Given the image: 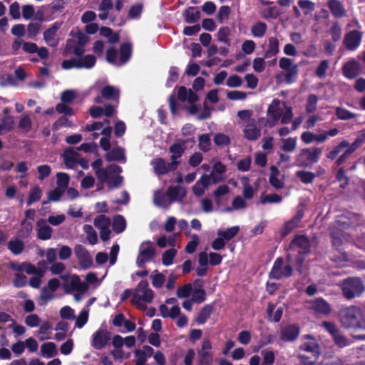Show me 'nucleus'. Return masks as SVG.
Masks as SVG:
<instances>
[{"mask_svg": "<svg viewBox=\"0 0 365 365\" xmlns=\"http://www.w3.org/2000/svg\"><path fill=\"white\" fill-rule=\"evenodd\" d=\"M295 227H297V215L293 216L292 220L283 225L280 231L282 237L288 235Z\"/></svg>", "mask_w": 365, "mask_h": 365, "instance_id": "49", "label": "nucleus"}, {"mask_svg": "<svg viewBox=\"0 0 365 365\" xmlns=\"http://www.w3.org/2000/svg\"><path fill=\"white\" fill-rule=\"evenodd\" d=\"M41 24L40 22H30L27 26V35L29 38H34L40 31Z\"/></svg>", "mask_w": 365, "mask_h": 365, "instance_id": "54", "label": "nucleus"}, {"mask_svg": "<svg viewBox=\"0 0 365 365\" xmlns=\"http://www.w3.org/2000/svg\"><path fill=\"white\" fill-rule=\"evenodd\" d=\"M61 67L66 70L71 69L73 68H81L79 58H76L63 60L61 63Z\"/></svg>", "mask_w": 365, "mask_h": 365, "instance_id": "56", "label": "nucleus"}, {"mask_svg": "<svg viewBox=\"0 0 365 365\" xmlns=\"http://www.w3.org/2000/svg\"><path fill=\"white\" fill-rule=\"evenodd\" d=\"M192 301L197 304H201L206 299V292L202 288H196L192 291Z\"/></svg>", "mask_w": 365, "mask_h": 365, "instance_id": "53", "label": "nucleus"}, {"mask_svg": "<svg viewBox=\"0 0 365 365\" xmlns=\"http://www.w3.org/2000/svg\"><path fill=\"white\" fill-rule=\"evenodd\" d=\"M198 365H211L213 361L212 352H204L203 351H198Z\"/></svg>", "mask_w": 365, "mask_h": 365, "instance_id": "44", "label": "nucleus"}, {"mask_svg": "<svg viewBox=\"0 0 365 365\" xmlns=\"http://www.w3.org/2000/svg\"><path fill=\"white\" fill-rule=\"evenodd\" d=\"M309 242L308 239L303 236L298 235V252L307 253L309 251Z\"/></svg>", "mask_w": 365, "mask_h": 365, "instance_id": "57", "label": "nucleus"}, {"mask_svg": "<svg viewBox=\"0 0 365 365\" xmlns=\"http://www.w3.org/2000/svg\"><path fill=\"white\" fill-rule=\"evenodd\" d=\"M177 254V250L175 248H171L166 250L162 256V262L165 266L171 265L173 263V259Z\"/></svg>", "mask_w": 365, "mask_h": 365, "instance_id": "50", "label": "nucleus"}, {"mask_svg": "<svg viewBox=\"0 0 365 365\" xmlns=\"http://www.w3.org/2000/svg\"><path fill=\"white\" fill-rule=\"evenodd\" d=\"M239 231V226H233L227 228L226 230H219L217 235L222 237L225 241H230L237 235Z\"/></svg>", "mask_w": 365, "mask_h": 365, "instance_id": "40", "label": "nucleus"}, {"mask_svg": "<svg viewBox=\"0 0 365 365\" xmlns=\"http://www.w3.org/2000/svg\"><path fill=\"white\" fill-rule=\"evenodd\" d=\"M120 61L121 64L127 63L132 54V45L130 43H123L120 46Z\"/></svg>", "mask_w": 365, "mask_h": 365, "instance_id": "32", "label": "nucleus"}, {"mask_svg": "<svg viewBox=\"0 0 365 365\" xmlns=\"http://www.w3.org/2000/svg\"><path fill=\"white\" fill-rule=\"evenodd\" d=\"M279 52V41L275 37L269 38L268 49L265 51L264 58H268L276 56Z\"/></svg>", "mask_w": 365, "mask_h": 365, "instance_id": "34", "label": "nucleus"}, {"mask_svg": "<svg viewBox=\"0 0 365 365\" xmlns=\"http://www.w3.org/2000/svg\"><path fill=\"white\" fill-rule=\"evenodd\" d=\"M364 287L359 278H349L342 284V291L348 299H352L363 292Z\"/></svg>", "mask_w": 365, "mask_h": 365, "instance_id": "8", "label": "nucleus"}, {"mask_svg": "<svg viewBox=\"0 0 365 365\" xmlns=\"http://www.w3.org/2000/svg\"><path fill=\"white\" fill-rule=\"evenodd\" d=\"M363 33L358 30H351L347 32L344 37L343 44L349 51H356L361 43Z\"/></svg>", "mask_w": 365, "mask_h": 365, "instance_id": "13", "label": "nucleus"}, {"mask_svg": "<svg viewBox=\"0 0 365 365\" xmlns=\"http://www.w3.org/2000/svg\"><path fill=\"white\" fill-rule=\"evenodd\" d=\"M214 143L217 146H227L231 143L230 138L224 133H217L214 136Z\"/></svg>", "mask_w": 365, "mask_h": 365, "instance_id": "52", "label": "nucleus"}, {"mask_svg": "<svg viewBox=\"0 0 365 365\" xmlns=\"http://www.w3.org/2000/svg\"><path fill=\"white\" fill-rule=\"evenodd\" d=\"M282 115V108L280 107V101L274 98L267 109V123L269 127H272L280 119Z\"/></svg>", "mask_w": 365, "mask_h": 365, "instance_id": "15", "label": "nucleus"}, {"mask_svg": "<svg viewBox=\"0 0 365 365\" xmlns=\"http://www.w3.org/2000/svg\"><path fill=\"white\" fill-rule=\"evenodd\" d=\"M7 247L12 254L19 255L24 251V243L20 240H11L8 242Z\"/></svg>", "mask_w": 365, "mask_h": 365, "instance_id": "38", "label": "nucleus"}, {"mask_svg": "<svg viewBox=\"0 0 365 365\" xmlns=\"http://www.w3.org/2000/svg\"><path fill=\"white\" fill-rule=\"evenodd\" d=\"M322 153L321 148H304L301 150L298 161L302 165H309L317 163Z\"/></svg>", "mask_w": 365, "mask_h": 365, "instance_id": "10", "label": "nucleus"}, {"mask_svg": "<svg viewBox=\"0 0 365 365\" xmlns=\"http://www.w3.org/2000/svg\"><path fill=\"white\" fill-rule=\"evenodd\" d=\"M79 156L80 155L71 148L66 149L62 154L64 163L68 168H72L77 165Z\"/></svg>", "mask_w": 365, "mask_h": 365, "instance_id": "22", "label": "nucleus"}, {"mask_svg": "<svg viewBox=\"0 0 365 365\" xmlns=\"http://www.w3.org/2000/svg\"><path fill=\"white\" fill-rule=\"evenodd\" d=\"M185 150L184 144L174 143L169 148V151L171 153V162H179L178 159L182 157Z\"/></svg>", "mask_w": 365, "mask_h": 365, "instance_id": "31", "label": "nucleus"}, {"mask_svg": "<svg viewBox=\"0 0 365 365\" xmlns=\"http://www.w3.org/2000/svg\"><path fill=\"white\" fill-rule=\"evenodd\" d=\"M276 336L271 334H262L258 341L257 346L253 348L254 352H258L260 349L267 345L273 344L275 340Z\"/></svg>", "mask_w": 365, "mask_h": 365, "instance_id": "35", "label": "nucleus"}, {"mask_svg": "<svg viewBox=\"0 0 365 365\" xmlns=\"http://www.w3.org/2000/svg\"><path fill=\"white\" fill-rule=\"evenodd\" d=\"M111 339V334L106 329H98L93 334L91 346L97 350L104 348Z\"/></svg>", "mask_w": 365, "mask_h": 365, "instance_id": "14", "label": "nucleus"}, {"mask_svg": "<svg viewBox=\"0 0 365 365\" xmlns=\"http://www.w3.org/2000/svg\"><path fill=\"white\" fill-rule=\"evenodd\" d=\"M309 304V307L317 313L328 315L331 312L329 304L322 298L316 299Z\"/></svg>", "mask_w": 365, "mask_h": 365, "instance_id": "21", "label": "nucleus"}, {"mask_svg": "<svg viewBox=\"0 0 365 365\" xmlns=\"http://www.w3.org/2000/svg\"><path fill=\"white\" fill-rule=\"evenodd\" d=\"M348 146V141L346 140H341L336 146H335L331 151L327 154V158L329 160L336 159V156L342 152L343 150L346 149Z\"/></svg>", "mask_w": 365, "mask_h": 365, "instance_id": "42", "label": "nucleus"}, {"mask_svg": "<svg viewBox=\"0 0 365 365\" xmlns=\"http://www.w3.org/2000/svg\"><path fill=\"white\" fill-rule=\"evenodd\" d=\"M282 200L281 195L276 193L264 194L262 193L260 197L259 203L265 205L267 203H279Z\"/></svg>", "mask_w": 365, "mask_h": 365, "instance_id": "39", "label": "nucleus"}, {"mask_svg": "<svg viewBox=\"0 0 365 365\" xmlns=\"http://www.w3.org/2000/svg\"><path fill=\"white\" fill-rule=\"evenodd\" d=\"M230 191L229 187L227 184H222L220 185L215 191H214V197L217 203H219L220 201V197L226 194H227Z\"/></svg>", "mask_w": 365, "mask_h": 365, "instance_id": "62", "label": "nucleus"}, {"mask_svg": "<svg viewBox=\"0 0 365 365\" xmlns=\"http://www.w3.org/2000/svg\"><path fill=\"white\" fill-rule=\"evenodd\" d=\"M110 225V218L104 215H98L94 219V225L98 230L109 227Z\"/></svg>", "mask_w": 365, "mask_h": 365, "instance_id": "51", "label": "nucleus"}, {"mask_svg": "<svg viewBox=\"0 0 365 365\" xmlns=\"http://www.w3.org/2000/svg\"><path fill=\"white\" fill-rule=\"evenodd\" d=\"M101 94L105 100L118 101L120 97V91L113 86L107 85L101 89Z\"/></svg>", "mask_w": 365, "mask_h": 365, "instance_id": "27", "label": "nucleus"}, {"mask_svg": "<svg viewBox=\"0 0 365 365\" xmlns=\"http://www.w3.org/2000/svg\"><path fill=\"white\" fill-rule=\"evenodd\" d=\"M301 349L306 351L304 354H300L298 359L302 365H314L319 354V347L315 340L311 339L301 346Z\"/></svg>", "mask_w": 365, "mask_h": 365, "instance_id": "6", "label": "nucleus"}, {"mask_svg": "<svg viewBox=\"0 0 365 365\" xmlns=\"http://www.w3.org/2000/svg\"><path fill=\"white\" fill-rule=\"evenodd\" d=\"M251 121L252 123L246 125L243 130L244 137L248 140L255 141L260 137L261 130L256 125L254 119Z\"/></svg>", "mask_w": 365, "mask_h": 365, "instance_id": "20", "label": "nucleus"}, {"mask_svg": "<svg viewBox=\"0 0 365 365\" xmlns=\"http://www.w3.org/2000/svg\"><path fill=\"white\" fill-rule=\"evenodd\" d=\"M79 60L81 68H91L96 65V58L92 54H87L83 56V57L79 58Z\"/></svg>", "mask_w": 365, "mask_h": 365, "instance_id": "47", "label": "nucleus"}, {"mask_svg": "<svg viewBox=\"0 0 365 365\" xmlns=\"http://www.w3.org/2000/svg\"><path fill=\"white\" fill-rule=\"evenodd\" d=\"M58 186L53 190L48 192V199L49 201L57 202L66 192L67 186L69 184H57Z\"/></svg>", "mask_w": 365, "mask_h": 365, "instance_id": "30", "label": "nucleus"}, {"mask_svg": "<svg viewBox=\"0 0 365 365\" xmlns=\"http://www.w3.org/2000/svg\"><path fill=\"white\" fill-rule=\"evenodd\" d=\"M143 12V5L140 4L132 5L128 11V17L134 19L140 16Z\"/></svg>", "mask_w": 365, "mask_h": 365, "instance_id": "61", "label": "nucleus"}, {"mask_svg": "<svg viewBox=\"0 0 365 365\" xmlns=\"http://www.w3.org/2000/svg\"><path fill=\"white\" fill-rule=\"evenodd\" d=\"M185 21L187 24H194L200 19V11L197 7L190 6L183 14Z\"/></svg>", "mask_w": 365, "mask_h": 365, "instance_id": "28", "label": "nucleus"}, {"mask_svg": "<svg viewBox=\"0 0 365 365\" xmlns=\"http://www.w3.org/2000/svg\"><path fill=\"white\" fill-rule=\"evenodd\" d=\"M88 288V284L85 282H81L79 276L76 274L71 277L69 284L64 285V289L66 293H71L72 291L85 293Z\"/></svg>", "mask_w": 365, "mask_h": 365, "instance_id": "18", "label": "nucleus"}, {"mask_svg": "<svg viewBox=\"0 0 365 365\" xmlns=\"http://www.w3.org/2000/svg\"><path fill=\"white\" fill-rule=\"evenodd\" d=\"M328 6L335 17L341 18L345 15L346 10L339 0H329L328 1Z\"/></svg>", "mask_w": 365, "mask_h": 365, "instance_id": "29", "label": "nucleus"}, {"mask_svg": "<svg viewBox=\"0 0 365 365\" xmlns=\"http://www.w3.org/2000/svg\"><path fill=\"white\" fill-rule=\"evenodd\" d=\"M42 195V192L38 186L36 185L30 190L27 206H30L33 203L38 202Z\"/></svg>", "mask_w": 365, "mask_h": 365, "instance_id": "48", "label": "nucleus"}, {"mask_svg": "<svg viewBox=\"0 0 365 365\" xmlns=\"http://www.w3.org/2000/svg\"><path fill=\"white\" fill-rule=\"evenodd\" d=\"M187 195V189L181 184L170 185L165 193L161 190L155 191L153 202L158 206L168 208L173 202H182Z\"/></svg>", "mask_w": 365, "mask_h": 365, "instance_id": "1", "label": "nucleus"}, {"mask_svg": "<svg viewBox=\"0 0 365 365\" xmlns=\"http://www.w3.org/2000/svg\"><path fill=\"white\" fill-rule=\"evenodd\" d=\"M297 338V324L282 327L280 331V339L283 341H292Z\"/></svg>", "mask_w": 365, "mask_h": 365, "instance_id": "26", "label": "nucleus"}, {"mask_svg": "<svg viewBox=\"0 0 365 365\" xmlns=\"http://www.w3.org/2000/svg\"><path fill=\"white\" fill-rule=\"evenodd\" d=\"M342 72L346 78L354 79L361 73V66L356 59L351 58L344 64Z\"/></svg>", "mask_w": 365, "mask_h": 365, "instance_id": "17", "label": "nucleus"}, {"mask_svg": "<svg viewBox=\"0 0 365 365\" xmlns=\"http://www.w3.org/2000/svg\"><path fill=\"white\" fill-rule=\"evenodd\" d=\"M339 319L342 327L345 328L365 329V320L362 319L361 312L357 307L351 306L341 309Z\"/></svg>", "mask_w": 365, "mask_h": 365, "instance_id": "4", "label": "nucleus"}, {"mask_svg": "<svg viewBox=\"0 0 365 365\" xmlns=\"http://www.w3.org/2000/svg\"><path fill=\"white\" fill-rule=\"evenodd\" d=\"M105 159L108 162L118 161L125 163V156L124 150L120 147L113 148L106 154Z\"/></svg>", "mask_w": 365, "mask_h": 365, "instance_id": "23", "label": "nucleus"}, {"mask_svg": "<svg viewBox=\"0 0 365 365\" xmlns=\"http://www.w3.org/2000/svg\"><path fill=\"white\" fill-rule=\"evenodd\" d=\"M180 162H166L162 158H157L152 160L151 165L153 167L154 171L158 175H165L169 172L175 171L177 170Z\"/></svg>", "mask_w": 365, "mask_h": 365, "instance_id": "11", "label": "nucleus"}, {"mask_svg": "<svg viewBox=\"0 0 365 365\" xmlns=\"http://www.w3.org/2000/svg\"><path fill=\"white\" fill-rule=\"evenodd\" d=\"M350 225V223L345 220L344 217H339L335 222L334 228L331 232L334 246L339 247L346 240L343 230Z\"/></svg>", "mask_w": 365, "mask_h": 365, "instance_id": "9", "label": "nucleus"}, {"mask_svg": "<svg viewBox=\"0 0 365 365\" xmlns=\"http://www.w3.org/2000/svg\"><path fill=\"white\" fill-rule=\"evenodd\" d=\"M74 252L83 269H87L92 267L93 259L84 246L76 245L74 247Z\"/></svg>", "mask_w": 365, "mask_h": 365, "instance_id": "16", "label": "nucleus"}, {"mask_svg": "<svg viewBox=\"0 0 365 365\" xmlns=\"http://www.w3.org/2000/svg\"><path fill=\"white\" fill-rule=\"evenodd\" d=\"M335 114L337 118L341 120H351L356 117V114L342 107H336L335 108Z\"/></svg>", "mask_w": 365, "mask_h": 365, "instance_id": "41", "label": "nucleus"}, {"mask_svg": "<svg viewBox=\"0 0 365 365\" xmlns=\"http://www.w3.org/2000/svg\"><path fill=\"white\" fill-rule=\"evenodd\" d=\"M225 165L221 162L216 163L212 167L210 175L204 174L196 182H220L222 179V175L225 173Z\"/></svg>", "mask_w": 365, "mask_h": 365, "instance_id": "12", "label": "nucleus"}, {"mask_svg": "<svg viewBox=\"0 0 365 365\" xmlns=\"http://www.w3.org/2000/svg\"><path fill=\"white\" fill-rule=\"evenodd\" d=\"M75 91L72 90H66L61 93V100L64 103H71L76 98Z\"/></svg>", "mask_w": 365, "mask_h": 365, "instance_id": "63", "label": "nucleus"}, {"mask_svg": "<svg viewBox=\"0 0 365 365\" xmlns=\"http://www.w3.org/2000/svg\"><path fill=\"white\" fill-rule=\"evenodd\" d=\"M126 227V222L123 216L117 215L113 217V230L117 233L120 234L123 232Z\"/></svg>", "mask_w": 365, "mask_h": 365, "instance_id": "37", "label": "nucleus"}, {"mask_svg": "<svg viewBox=\"0 0 365 365\" xmlns=\"http://www.w3.org/2000/svg\"><path fill=\"white\" fill-rule=\"evenodd\" d=\"M88 312L86 310H82L76 318L75 326L77 328H82L88 322Z\"/></svg>", "mask_w": 365, "mask_h": 365, "instance_id": "64", "label": "nucleus"}, {"mask_svg": "<svg viewBox=\"0 0 365 365\" xmlns=\"http://www.w3.org/2000/svg\"><path fill=\"white\" fill-rule=\"evenodd\" d=\"M122 168L116 164L108 165L105 170L96 172L99 182H123V177L120 175Z\"/></svg>", "mask_w": 365, "mask_h": 365, "instance_id": "5", "label": "nucleus"}, {"mask_svg": "<svg viewBox=\"0 0 365 365\" xmlns=\"http://www.w3.org/2000/svg\"><path fill=\"white\" fill-rule=\"evenodd\" d=\"M230 34V29L227 26L221 27L217 32V39L220 42H223L226 44L230 43L229 35Z\"/></svg>", "mask_w": 365, "mask_h": 365, "instance_id": "58", "label": "nucleus"}, {"mask_svg": "<svg viewBox=\"0 0 365 365\" xmlns=\"http://www.w3.org/2000/svg\"><path fill=\"white\" fill-rule=\"evenodd\" d=\"M267 25L264 22L259 21L255 24L251 28L252 34L255 37L261 38L262 37L267 31Z\"/></svg>", "mask_w": 365, "mask_h": 365, "instance_id": "45", "label": "nucleus"}, {"mask_svg": "<svg viewBox=\"0 0 365 365\" xmlns=\"http://www.w3.org/2000/svg\"><path fill=\"white\" fill-rule=\"evenodd\" d=\"M61 25V23L55 22L43 32V40L48 46L55 47L58 45V41L55 39V36Z\"/></svg>", "mask_w": 365, "mask_h": 365, "instance_id": "19", "label": "nucleus"}, {"mask_svg": "<svg viewBox=\"0 0 365 365\" xmlns=\"http://www.w3.org/2000/svg\"><path fill=\"white\" fill-rule=\"evenodd\" d=\"M334 41H339L341 38L342 29L339 22H333L329 31Z\"/></svg>", "mask_w": 365, "mask_h": 365, "instance_id": "46", "label": "nucleus"}, {"mask_svg": "<svg viewBox=\"0 0 365 365\" xmlns=\"http://www.w3.org/2000/svg\"><path fill=\"white\" fill-rule=\"evenodd\" d=\"M84 231L88 235V240L89 243L92 245L96 244L98 240V237L96 231L93 230V227L89 225H85L83 227Z\"/></svg>", "mask_w": 365, "mask_h": 365, "instance_id": "60", "label": "nucleus"}, {"mask_svg": "<svg viewBox=\"0 0 365 365\" xmlns=\"http://www.w3.org/2000/svg\"><path fill=\"white\" fill-rule=\"evenodd\" d=\"M297 75V65H293L289 70L277 76V79L287 84L294 82V76Z\"/></svg>", "mask_w": 365, "mask_h": 365, "instance_id": "33", "label": "nucleus"}, {"mask_svg": "<svg viewBox=\"0 0 365 365\" xmlns=\"http://www.w3.org/2000/svg\"><path fill=\"white\" fill-rule=\"evenodd\" d=\"M297 248V235L293 236V238L289 243L287 249V254L286 259L287 264L284 265V259L282 257H277L269 273V277L274 279H281L282 278H287L292 275L293 267L291 264L293 259L292 257L291 252H294Z\"/></svg>", "mask_w": 365, "mask_h": 365, "instance_id": "2", "label": "nucleus"}, {"mask_svg": "<svg viewBox=\"0 0 365 365\" xmlns=\"http://www.w3.org/2000/svg\"><path fill=\"white\" fill-rule=\"evenodd\" d=\"M215 309L213 304H208L205 305L199 312L197 317L196 322L197 324H204L207 319L210 317Z\"/></svg>", "mask_w": 365, "mask_h": 365, "instance_id": "25", "label": "nucleus"}, {"mask_svg": "<svg viewBox=\"0 0 365 365\" xmlns=\"http://www.w3.org/2000/svg\"><path fill=\"white\" fill-rule=\"evenodd\" d=\"M37 226L38 227L37 230V236L38 239L41 240H48L51 238L53 229L48 225L46 222L41 220L38 221Z\"/></svg>", "mask_w": 365, "mask_h": 365, "instance_id": "24", "label": "nucleus"}, {"mask_svg": "<svg viewBox=\"0 0 365 365\" xmlns=\"http://www.w3.org/2000/svg\"><path fill=\"white\" fill-rule=\"evenodd\" d=\"M72 123L66 115L60 117L52 125V130L56 131L61 127H71Z\"/></svg>", "mask_w": 365, "mask_h": 365, "instance_id": "59", "label": "nucleus"}, {"mask_svg": "<svg viewBox=\"0 0 365 365\" xmlns=\"http://www.w3.org/2000/svg\"><path fill=\"white\" fill-rule=\"evenodd\" d=\"M156 255V250L151 241H143L139 247L136 264L138 267L145 268V263L152 261Z\"/></svg>", "mask_w": 365, "mask_h": 365, "instance_id": "7", "label": "nucleus"}, {"mask_svg": "<svg viewBox=\"0 0 365 365\" xmlns=\"http://www.w3.org/2000/svg\"><path fill=\"white\" fill-rule=\"evenodd\" d=\"M262 365H272L275 361V355L273 351L269 349H264L262 351Z\"/></svg>", "mask_w": 365, "mask_h": 365, "instance_id": "55", "label": "nucleus"}, {"mask_svg": "<svg viewBox=\"0 0 365 365\" xmlns=\"http://www.w3.org/2000/svg\"><path fill=\"white\" fill-rule=\"evenodd\" d=\"M153 291L149 288L148 282L141 280L133 292L130 289H125L120 295V301L124 302L133 296L131 303L133 304L138 305L141 302L150 303L153 301Z\"/></svg>", "mask_w": 365, "mask_h": 365, "instance_id": "3", "label": "nucleus"}, {"mask_svg": "<svg viewBox=\"0 0 365 365\" xmlns=\"http://www.w3.org/2000/svg\"><path fill=\"white\" fill-rule=\"evenodd\" d=\"M41 353L43 356H46L48 358L54 356L56 351V346L53 342H47L41 345Z\"/></svg>", "mask_w": 365, "mask_h": 365, "instance_id": "43", "label": "nucleus"}, {"mask_svg": "<svg viewBox=\"0 0 365 365\" xmlns=\"http://www.w3.org/2000/svg\"><path fill=\"white\" fill-rule=\"evenodd\" d=\"M198 147L199 149L204 152L207 153L211 149V139H210V134L209 133H205L200 135L198 136Z\"/></svg>", "mask_w": 365, "mask_h": 365, "instance_id": "36", "label": "nucleus"}]
</instances>
